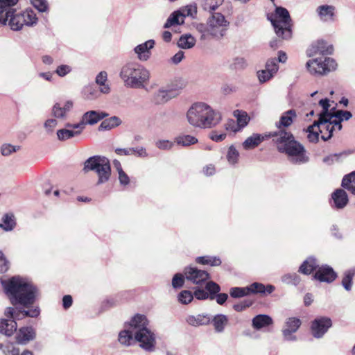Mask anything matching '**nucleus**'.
<instances>
[{
  "mask_svg": "<svg viewBox=\"0 0 355 355\" xmlns=\"http://www.w3.org/2000/svg\"><path fill=\"white\" fill-rule=\"evenodd\" d=\"M2 284L12 304H20L21 308L8 307L5 311L7 318L21 320L26 317L37 318L40 313L37 306H33L37 295V288L29 281L18 276L12 277Z\"/></svg>",
  "mask_w": 355,
  "mask_h": 355,
  "instance_id": "obj_1",
  "label": "nucleus"
},
{
  "mask_svg": "<svg viewBox=\"0 0 355 355\" xmlns=\"http://www.w3.org/2000/svg\"><path fill=\"white\" fill-rule=\"evenodd\" d=\"M267 138H272L277 149L279 153L286 154L291 162L296 164H302L309 161L304 147L295 139L293 135L285 129L266 134Z\"/></svg>",
  "mask_w": 355,
  "mask_h": 355,
  "instance_id": "obj_2",
  "label": "nucleus"
},
{
  "mask_svg": "<svg viewBox=\"0 0 355 355\" xmlns=\"http://www.w3.org/2000/svg\"><path fill=\"white\" fill-rule=\"evenodd\" d=\"M19 0H0V26L8 25L12 31H17L24 25L33 26L37 23L35 12L31 9H26L22 12H16L14 6Z\"/></svg>",
  "mask_w": 355,
  "mask_h": 355,
  "instance_id": "obj_3",
  "label": "nucleus"
},
{
  "mask_svg": "<svg viewBox=\"0 0 355 355\" xmlns=\"http://www.w3.org/2000/svg\"><path fill=\"white\" fill-rule=\"evenodd\" d=\"M221 114L209 105L199 102L193 103L187 112L188 123L194 128H211L221 121Z\"/></svg>",
  "mask_w": 355,
  "mask_h": 355,
  "instance_id": "obj_4",
  "label": "nucleus"
},
{
  "mask_svg": "<svg viewBox=\"0 0 355 355\" xmlns=\"http://www.w3.org/2000/svg\"><path fill=\"white\" fill-rule=\"evenodd\" d=\"M133 331L135 342L146 352H152L155 349L156 337L153 331L148 327L149 321L144 315L136 314L132 317Z\"/></svg>",
  "mask_w": 355,
  "mask_h": 355,
  "instance_id": "obj_5",
  "label": "nucleus"
},
{
  "mask_svg": "<svg viewBox=\"0 0 355 355\" xmlns=\"http://www.w3.org/2000/svg\"><path fill=\"white\" fill-rule=\"evenodd\" d=\"M120 77L127 87L144 88V84L149 80L150 72L138 63L130 62L121 68Z\"/></svg>",
  "mask_w": 355,
  "mask_h": 355,
  "instance_id": "obj_6",
  "label": "nucleus"
},
{
  "mask_svg": "<svg viewBox=\"0 0 355 355\" xmlns=\"http://www.w3.org/2000/svg\"><path fill=\"white\" fill-rule=\"evenodd\" d=\"M229 24L223 15L214 12L208 18L206 24H198L196 28L202 34V39L209 37L220 39L225 35Z\"/></svg>",
  "mask_w": 355,
  "mask_h": 355,
  "instance_id": "obj_7",
  "label": "nucleus"
},
{
  "mask_svg": "<svg viewBox=\"0 0 355 355\" xmlns=\"http://www.w3.org/2000/svg\"><path fill=\"white\" fill-rule=\"evenodd\" d=\"M268 19L271 22L278 37L282 40L292 37V19L286 8L276 7L275 13L268 16Z\"/></svg>",
  "mask_w": 355,
  "mask_h": 355,
  "instance_id": "obj_8",
  "label": "nucleus"
},
{
  "mask_svg": "<svg viewBox=\"0 0 355 355\" xmlns=\"http://www.w3.org/2000/svg\"><path fill=\"white\" fill-rule=\"evenodd\" d=\"M83 171H94L98 176L97 184L107 182L111 175V167L109 159L100 155H94L89 157L84 162Z\"/></svg>",
  "mask_w": 355,
  "mask_h": 355,
  "instance_id": "obj_9",
  "label": "nucleus"
},
{
  "mask_svg": "<svg viewBox=\"0 0 355 355\" xmlns=\"http://www.w3.org/2000/svg\"><path fill=\"white\" fill-rule=\"evenodd\" d=\"M306 66L311 74L323 75L336 69L337 64L332 58L320 57L309 60Z\"/></svg>",
  "mask_w": 355,
  "mask_h": 355,
  "instance_id": "obj_10",
  "label": "nucleus"
},
{
  "mask_svg": "<svg viewBox=\"0 0 355 355\" xmlns=\"http://www.w3.org/2000/svg\"><path fill=\"white\" fill-rule=\"evenodd\" d=\"M331 119V116L319 117L318 120L315 121V125H318V129L322 134L321 138L324 141L330 139L333 136L334 125Z\"/></svg>",
  "mask_w": 355,
  "mask_h": 355,
  "instance_id": "obj_11",
  "label": "nucleus"
},
{
  "mask_svg": "<svg viewBox=\"0 0 355 355\" xmlns=\"http://www.w3.org/2000/svg\"><path fill=\"white\" fill-rule=\"evenodd\" d=\"M185 278L195 284H202L209 279V273L196 267H187L184 270Z\"/></svg>",
  "mask_w": 355,
  "mask_h": 355,
  "instance_id": "obj_12",
  "label": "nucleus"
},
{
  "mask_svg": "<svg viewBox=\"0 0 355 355\" xmlns=\"http://www.w3.org/2000/svg\"><path fill=\"white\" fill-rule=\"evenodd\" d=\"M315 13L320 21L334 22L336 17V8L333 5L322 4L315 8Z\"/></svg>",
  "mask_w": 355,
  "mask_h": 355,
  "instance_id": "obj_13",
  "label": "nucleus"
},
{
  "mask_svg": "<svg viewBox=\"0 0 355 355\" xmlns=\"http://www.w3.org/2000/svg\"><path fill=\"white\" fill-rule=\"evenodd\" d=\"M331 326V320L328 318L315 319L311 324L312 334L315 338H321Z\"/></svg>",
  "mask_w": 355,
  "mask_h": 355,
  "instance_id": "obj_14",
  "label": "nucleus"
},
{
  "mask_svg": "<svg viewBox=\"0 0 355 355\" xmlns=\"http://www.w3.org/2000/svg\"><path fill=\"white\" fill-rule=\"evenodd\" d=\"M300 325L301 320L299 318L295 317L288 318L282 330L284 338L286 340H295L296 337L293 334L298 330Z\"/></svg>",
  "mask_w": 355,
  "mask_h": 355,
  "instance_id": "obj_15",
  "label": "nucleus"
},
{
  "mask_svg": "<svg viewBox=\"0 0 355 355\" xmlns=\"http://www.w3.org/2000/svg\"><path fill=\"white\" fill-rule=\"evenodd\" d=\"M336 273L333 268L327 265L319 267L313 277L321 282L331 283L336 278Z\"/></svg>",
  "mask_w": 355,
  "mask_h": 355,
  "instance_id": "obj_16",
  "label": "nucleus"
},
{
  "mask_svg": "<svg viewBox=\"0 0 355 355\" xmlns=\"http://www.w3.org/2000/svg\"><path fill=\"white\" fill-rule=\"evenodd\" d=\"M119 342L125 346H130L135 342V332L133 331L132 318L125 325V329L121 331L119 334Z\"/></svg>",
  "mask_w": 355,
  "mask_h": 355,
  "instance_id": "obj_17",
  "label": "nucleus"
},
{
  "mask_svg": "<svg viewBox=\"0 0 355 355\" xmlns=\"http://www.w3.org/2000/svg\"><path fill=\"white\" fill-rule=\"evenodd\" d=\"M297 113L295 110L291 109L283 112L279 120L275 123L277 129H285L290 127L297 119Z\"/></svg>",
  "mask_w": 355,
  "mask_h": 355,
  "instance_id": "obj_18",
  "label": "nucleus"
},
{
  "mask_svg": "<svg viewBox=\"0 0 355 355\" xmlns=\"http://www.w3.org/2000/svg\"><path fill=\"white\" fill-rule=\"evenodd\" d=\"M155 41L149 40L135 47L134 51L137 55V58L141 61H146L150 56V50L154 47Z\"/></svg>",
  "mask_w": 355,
  "mask_h": 355,
  "instance_id": "obj_19",
  "label": "nucleus"
},
{
  "mask_svg": "<svg viewBox=\"0 0 355 355\" xmlns=\"http://www.w3.org/2000/svg\"><path fill=\"white\" fill-rule=\"evenodd\" d=\"M334 48L332 45L328 44L323 40H318L316 43L312 44L311 49L309 50L308 54L312 56L315 54L322 55H330L333 53Z\"/></svg>",
  "mask_w": 355,
  "mask_h": 355,
  "instance_id": "obj_20",
  "label": "nucleus"
},
{
  "mask_svg": "<svg viewBox=\"0 0 355 355\" xmlns=\"http://www.w3.org/2000/svg\"><path fill=\"white\" fill-rule=\"evenodd\" d=\"M185 320L189 325L192 327L205 326L211 322V315L208 313L189 315L186 317Z\"/></svg>",
  "mask_w": 355,
  "mask_h": 355,
  "instance_id": "obj_21",
  "label": "nucleus"
},
{
  "mask_svg": "<svg viewBox=\"0 0 355 355\" xmlns=\"http://www.w3.org/2000/svg\"><path fill=\"white\" fill-rule=\"evenodd\" d=\"M334 201V206L336 209L344 208L349 202L347 193L345 191L341 189H336L331 195Z\"/></svg>",
  "mask_w": 355,
  "mask_h": 355,
  "instance_id": "obj_22",
  "label": "nucleus"
},
{
  "mask_svg": "<svg viewBox=\"0 0 355 355\" xmlns=\"http://www.w3.org/2000/svg\"><path fill=\"white\" fill-rule=\"evenodd\" d=\"M8 318L0 320V334L9 337L16 331L17 325L15 321L17 319Z\"/></svg>",
  "mask_w": 355,
  "mask_h": 355,
  "instance_id": "obj_23",
  "label": "nucleus"
},
{
  "mask_svg": "<svg viewBox=\"0 0 355 355\" xmlns=\"http://www.w3.org/2000/svg\"><path fill=\"white\" fill-rule=\"evenodd\" d=\"M35 338V331L33 327H22L19 329L16 336L17 342L19 344H26Z\"/></svg>",
  "mask_w": 355,
  "mask_h": 355,
  "instance_id": "obj_24",
  "label": "nucleus"
},
{
  "mask_svg": "<svg viewBox=\"0 0 355 355\" xmlns=\"http://www.w3.org/2000/svg\"><path fill=\"white\" fill-rule=\"evenodd\" d=\"M107 116L106 112L91 110L85 112L82 117L86 125H94Z\"/></svg>",
  "mask_w": 355,
  "mask_h": 355,
  "instance_id": "obj_25",
  "label": "nucleus"
},
{
  "mask_svg": "<svg viewBox=\"0 0 355 355\" xmlns=\"http://www.w3.org/2000/svg\"><path fill=\"white\" fill-rule=\"evenodd\" d=\"M211 322L212 323L214 331L216 333H223L229 322L228 317L223 314H217L213 318L211 316Z\"/></svg>",
  "mask_w": 355,
  "mask_h": 355,
  "instance_id": "obj_26",
  "label": "nucleus"
},
{
  "mask_svg": "<svg viewBox=\"0 0 355 355\" xmlns=\"http://www.w3.org/2000/svg\"><path fill=\"white\" fill-rule=\"evenodd\" d=\"M266 138V134H253L244 141L243 146L245 150L254 148Z\"/></svg>",
  "mask_w": 355,
  "mask_h": 355,
  "instance_id": "obj_27",
  "label": "nucleus"
},
{
  "mask_svg": "<svg viewBox=\"0 0 355 355\" xmlns=\"http://www.w3.org/2000/svg\"><path fill=\"white\" fill-rule=\"evenodd\" d=\"M171 92L169 90H165L164 89H158L153 94V103L156 105H163L167 103L173 98V96L171 94Z\"/></svg>",
  "mask_w": 355,
  "mask_h": 355,
  "instance_id": "obj_28",
  "label": "nucleus"
},
{
  "mask_svg": "<svg viewBox=\"0 0 355 355\" xmlns=\"http://www.w3.org/2000/svg\"><path fill=\"white\" fill-rule=\"evenodd\" d=\"M272 323V319L268 315L260 314L256 315L252 321V327L255 329L268 327Z\"/></svg>",
  "mask_w": 355,
  "mask_h": 355,
  "instance_id": "obj_29",
  "label": "nucleus"
},
{
  "mask_svg": "<svg viewBox=\"0 0 355 355\" xmlns=\"http://www.w3.org/2000/svg\"><path fill=\"white\" fill-rule=\"evenodd\" d=\"M184 21V15H182L180 10H176L172 12L166 23L164 25V28H168L172 26L180 25L183 24Z\"/></svg>",
  "mask_w": 355,
  "mask_h": 355,
  "instance_id": "obj_30",
  "label": "nucleus"
},
{
  "mask_svg": "<svg viewBox=\"0 0 355 355\" xmlns=\"http://www.w3.org/2000/svg\"><path fill=\"white\" fill-rule=\"evenodd\" d=\"M318 267L317 260L313 257H309L299 268V272L304 275H309Z\"/></svg>",
  "mask_w": 355,
  "mask_h": 355,
  "instance_id": "obj_31",
  "label": "nucleus"
},
{
  "mask_svg": "<svg viewBox=\"0 0 355 355\" xmlns=\"http://www.w3.org/2000/svg\"><path fill=\"white\" fill-rule=\"evenodd\" d=\"M107 73L105 71L98 73L95 82L99 86L100 92L103 94H108L110 92V85L107 83Z\"/></svg>",
  "mask_w": 355,
  "mask_h": 355,
  "instance_id": "obj_32",
  "label": "nucleus"
},
{
  "mask_svg": "<svg viewBox=\"0 0 355 355\" xmlns=\"http://www.w3.org/2000/svg\"><path fill=\"white\" fill-rule=\"evenodd\" d=\"M121 123L122 121L119 117L116 116H111L101 122L98 126V130L100 131L109 130L119 126Z\"/></svg>",
  "mask_w": 355,
  "mask_h": 355,
  "instance_id": "obj_33",
  "label": "nucleus"
},
{
  "mask_svg": "<svg viewBox=\"0 0 355 355\" xmlns=\"http://www.w3.org/2000/svg\"><path fill=\"white\" fill-rule=\"evenodd\" d=\"M341 186L355 195V171L343 177Z\"/></svg>",
  "mask_w": 355,
  "mask_h": 355,
  "instance_id": "obj_34",
  "label": "nucleus"
},
{
  "mask_svg": "<svg viewBox=\"0 0 355 355\" xmlns=\"http://www.w3.org/2000/svg\"><path fill=\"white\" fill-rule=\"evenodd\" d=\"M198 141V139L193 136L189 135H180L175 138L174 142L178 145L188 147L191 145L197 144Z\"/></svg>",
  "mask_w": 355,
  "mask_h": 355,
  "instance_id": "obj_35",
  "label": "nucleus"
},
{
  "mask_svg": "<svg viewBox=\"0 0 355 355\" xmlns=\"http://www.w3.org/2000/svg\"><path fill=\"white\" fill-rule=\"evenodd\" d=\"M195 44L196 39L191 34L182 35L178 42V46L183 49H191L194 46Z\"/></svg>",
  "mask_w": 355,
  "mask_h": 355,
  "instance_id": "obj_36",
  "label": "nucleus"
},
{
  "mask_svg": "<svg viewBox=\"0 0 355 355\" xmlns=\"http://www.w3.org/2000/svg\"><path fill=\"white\" fill-rule=\"evenodd\" d=\"M234 116L236 119V124L240 129L245 127L250 121V117L245 111L236 110L233 112Z\"/></svg>",
  "mask_w": 355,
  "mask_h": 355,
  "instance_id": "obj_37",
  "label": "nucleus"
},
{
  "mask_svg": "<svg viewBox=\"0 0 355 355\" xmlns=\"http://www.w3.org/2000/svg\"><path fill=\"white\" fill-rule=\"evenodd\" d=\"M15 224L14 216L12 214H6L2 218V223H0V227L8 232L14 229Z\"/></svg>",
  "mask_w": 355,
  "mask_h": 355,
  "instance_id": "obj_38",
  "label": "nucleus"
},
{
  "mask_svg": "<svg viewBox=\"0 0 355 355\" xmlns=\"http://www.w3.org/2000/svg\"><path fill=\"white\" fill-rule=\"evenodd\" d=\"M79 135H80V130L62 128L57 131V137L60 141H65Z\"/></svg>",
  "mask_w": 355,
  "mask_h": 355,
  "instance_id": "obj_39",
  "label": "nucleus"
},
{
  "mask_svg": "<svg viewBox=\"0 0 355 355\" xmlns=\"http://www.w3.org/2000/svg\"><path fill=\"white\" fill-rule=\"evenodd\" d=\"M281 279L283 283L293 286L298 285L301 281L300 277L295 272L285 274L282 277Z\"/></svg>",
  "mask_w": 355,
  "mask_h": 355,
  "instance_id": "obj_40",
  "label": "nucleus"
},
{
  "mask_svg": "<svg viewBox=\"0 0 355 355\" xmlns=\"http://www.w3.org/2000/svg\"><path fill=\"white\" fill-rule=\"evenodd\" d=\"M223 3V0H203L202 8L204 10L211 12L216 10Z\"/></svg>",
  "mask_w": 355,
  "mask_h": 355,
  "instance_id": "obj_41",
  "label": "nucleus"
},
{
  "mask_svg": "<svg viewBox=\"0 0 355 355\" xmlns=\"http://www.w3.org/2000/svg\"><path fill=\"white\" fill-rule=\"evenodd\" d=\"M196 262L201 264H209L212 266H217L221 264V261L216 257H198L196 258Z\"/></svg>",
  "mask_w": 355,
  "mask_h": 355,
  "instance_id": "obj_42",
  "label": "nucleus"
},
{
  "mask_svg": "<svg viewBox=\"0 0 355 355\" xmlns=\"http://www.w3.org/2000/svg\"><path fill=\"white\" fill-rule=\"evenodd\" d=\"M306 132L308 133L307 138L310 142L315 143L318 141L320 132L318 129V125H315V122L307 128Z\"/></svg>",
  "mask_w": 355,
  "mask_h": 355,
  "instance_id": "obj_43",
  "label": "nucleus"
},
{
  "mask_svg": "<svg viewBox=\"0 0 355 355\" xmlns=\"http://www.w3.org/2000/svg\"><path fill=\"white\" fill-rule=\"evenodd\" d=\"M51 114L55 119H64L67 117V112L62 107V104L60 103H56L52 107Z\"/></svg>",
  "mask_w": 355,
  "mask_h": 355,
  "instance_id": "obj_44",
  "label": "nucleus"
},
{
  "mask_svg": "<svg viewBox=\"0 0 355 355\" xmlns=\"http://www.w3.org/2000/svg\"><path fill=\"white\" fill-rule=\"evenodd\" d=\"M248 63L243 57H235L232 59L230 67L234 70H242L246 68Z\"/></svg>",
  "mask_w": 355,
  "mask_h": 355,
  "instance_id": "obj_45",
  "label": "nucleus"
},
{
  "mask_svg": "<svg viewBox=\"0 0 355 355\" xmlns=\"http://www.w3.org/2000/svg\"><path fill=\"white\" fill-rule=\"evenodd\" d=\"M354 271L352 270L345 272L342 280V285L347 291H350L352 285V279L354 275Z\"/></svg>",
  "mask_w": 355,
  "mask_h": 355,
  "instance_id": "obj_46",
  "label": "nucleus"
},
{
  "mask_svg": "<svg viewBox=\"0 0 355 355\" xmlns=\"http://www.w3.org/2000/svg\"><path fill=\"white\" fill-rule=\"evenodd\" d=\"M205 288L207 291V293H209V296L211 300H214L215 298V295L220 291V286L212 281L206 283Z\"/></svg>",
  "mask_w": 355,
  "mask_h": 355,
  "instance_id": "obj_47",
  "label": "nucleus"
},
{
  "mask_svg": "<svg viewBox=\"0 0 355 355\" xmlns=\"http://www.w3.org/2000/svg\"><path fill=\"white\" fill-rule=\"evenodd\" d=\"M230 296L234 298H239L249 295L248 287H233L230 291Z\"/></svg>",
  "mask_w": 355,
  "mask_h": 355,
  "instance_id": "obj_48",
  "label": "nucleus"
},
{
  "mask_svg": "<svg viewBox=\"0 0 355 355\" xmlns=\"http://www.w3.org/2000/svg\"><path fill=\"white\" fill-rule=\"evenodd\" d=\"M319 105L322 107V111L319 114V117L331 116L333 114L329 112L330 104L328 98L320 100Z\"/></svg>",
  "mask_w": 355,
  "mask_h": 355,
  "instance_id": "obj_49",
  "label": "nucleus"
},
{
  "mask_svg": "<svg viewBox=\"0 0 355 355\" xmlns=\"http://www.w3.org/2000/svg\"><path fill=\"white\" fill-rule=\"evenodd\" d=\"M239 153L238 150L233 146H231L229 148L227 155V159L229 162V163L232 164H234L237 162L239 159Z\"/></svg>",
  "mask_w": 355,
  "mask_h": 355,
  "instance_id": "obj_50",
  "label": "nucleus"
},
{
  "mask_svg": "<svg viewBox=\"0 0 355 355\" xmlns=\"http://www.w3.org/2000/svg\"><path fill=\"white\" fill-rule=\"evenodd\" d=\"M247 287L249 289V295L251 293H266V286L261 283L254 282Z\"/></svg>",
  "mask_w": 355,
  "mask_h": 355,
  "instance_id": "obj_51",
  "label": "nucleus"
},
{
  "mask_svg": "<svg viewBox=\"0 0 355 355\" xmlns=\"http://www.w3.org/2000/svg\"><path fill=\"white\" fill-rule=\"evenodd\" d=\"M193 299V294L189 291H182L178 295V300L184 304L191 302Z\"/></svg>",
  "mask_w": 355,
  "mask_h": 355,
  "instance_id": "obj_52",
  "label": "nucleus"
},
{
  "mask_svg": "<svg viewBox=\"0 0 355 355\" xmlns=\"http://www.w3.org/2000/svg\"><path fill=\"white\" fill-rule=\"evenodd\" d=\"M331 117H335L340 121H348L352 117V114L349 111L340 110L333 114Z\"/></svg>",
  "mask_w": 355,
  "mask_h": 355,
  "instance_id": "obj_53",
  "label": "nucleus"
},
{
  "mask_svg": "<svg viewBox=\"0 0 355 355\" xmlns=\"http://www.w3.org/2000/svg\"><path fill=\"white\" fill-rule=\"evenodd\" d=\"M279 69V66L275 58L269 59L266 64V69L272 76L275 74Z\"/></svg>",
  "mask_w": 355,
  "mask_h": 355,
  "instance_id": "obj_54",
  "label": "nucleus"
},
{
  "mask_svg": "<svg viewBox=\"0 0 355 355\" xmlns=\"http://www.w3.org/2000/svg\"><path fill=\"white\" fill-rule=\"evenodd\" d=\"M155 146L160 150H167L173 147L174 143L167 139H159L155 142Z\"/></svg>",
  "mask_w": 355,
  "mask_h": 355,
  "instance_id": "obj_55",
  "label": "nucleus"
},
{
  "mask_svg": "<svg viewBox=\"0 0 355 355\" xmlns=\"http://www.w3.org/2000/svg\"><path fill=\"white\" fill-rule=\"evenodd\" d=\"M19 148L18 146H12L11 144H5L1 148V152L3 156H9L12 153L16 152Z\"/></svg>",
  "mask_w": 355,
  "mask_h": 355,
  "instance_id": "obj_56",
  "label": "nucleus"
},
{
  "mask_svg": "<svg viewBox=\"0 0 355 355\" xmlns=\"http://www.w3.org/2000/svg\"><path fill=\"white\" fill-rule=\"evenodd\" d=\"M33 6L40 12H46L48 10V3L46 0H31Z\"/></svg>",
  "mask_w": 355,
  "mask_h": 355,
  "instance_id": "obj_57",
  "label": "nucleus"
},
{
  "mask_svg": "<svg viewBox=\"0 0 355 355\" xmlns=\"http://www.w3.org/2000/svg\"><path fill=\"white\" fill-rule=\"evenodd\" d=\"M180 10L182 15H184V19L189 16L193 17L197 13V8L195 5H188Z\"/></svg>",
  "mask_w": 355,
  "mask_h": 355,
  "instance_id": "obj_58",
  "label": "nucleus"
},
{
  "mask_svg": "<svg viewBox=\"0 0 355 355\" xmlns=\"http://www.w3.org/2000/svg\"><path fill=\"white\" fill-rule=\"evenodd\" d=\"M184 282V278L181 273H176L172 279V286L175 288H181Z\"/></svg>",
  "mask_w": 355,
  "mask_h": 355,
  "instance_id": "obj_59",
  "label": "nucleus"
},
{
  "mask_svg": "<svg viewBox=\"0 0 355 355\" xmlns=\"http://www.w3.org/2000/svg\"><path fill=\"white\" fill-rule=\"evenodd\" d=\"M57 125L58 121L56 119H49L44 123V127L48 133H52Z\"/></svg>",
  "mask_w": 355,
  "mask_h": 355,
  "instance_id": "obj_60",
  "label": "nucleus"
},
{
  "mask_svg": "<svg viewBox=\"0 0 355 355\" xmlns=\"http://www.w3.org/2000/svg\"><path fill=\"white\" fill-rule=\"evenodd\" d=\"M71 71V67L69 65L61 64L55 70V73L60 77H64Z\"/></svg>",
  "mask_w": 355,
  "mask_h": 355,
  "instance_id": "obj_61",
  "label": "nucleus"
},
{
  "mask_svg": "<svg viewBox=\"0 0 355 355\" xmlns=\"http://www.w3.org/2000/svg\"><path fill=\"white\" fill-rule=\"evenodd\" d=\"M252 304V301L249 300H243L238 304L233 306L234 309L236 311L240 312L245 310L246 308L250 306Z\"/></svg>",
  "mask_w": 355,
  "mask_h": 355,
  "instance_id": "obj_62",
  "label": "nucleus"
},
{
  "mask_svg": "<svg viewBox=\"0 0 355 355\" xmlns=\"http://www.w3.org/2000/svg\"><path fill=\"white\" fill-rule=\"evenodd\" d=\"M257 76L261 83H265L273 76L266 69L259 71L257 72Z\"/></svg>",
  "mask_w": 355,
  "mask_h": 355,
  "instance_id": "obj_63",
  "label": "nucleus"
},
{
  "mask_svg": "<svg viewBox=\"0 0 355 355\" xmlns=\"http://www.w3.org/2000/svg\"><path fill=\"white\" fill-rule=\"evenodd\" d=\"M119 175V181L121 186L127 187L130 182L129 176L126 174V173L123 171L118 173Z\"/></svg>",
  "mask_w": 355,
  "mask_h": 355,
  "instance_id": "obj_64",
  "label": "nucleus"
}]
</instances>
